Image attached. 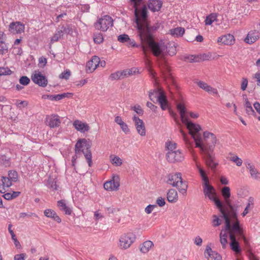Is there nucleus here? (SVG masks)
Here are the masks:
<instances>
[{
  "instance_id": "53",
  "label": "nucleus",
  "mask_w": 260,
  "mask_h": 260,
  "mask_svg": "<svg viewBox=\"0 0 260 260\" xmlns=\"http://www.w3.org/2000/svg\"><path fill=\"white\" fill-rule=\"evenodd\" d=\"M30 82V79L27 76H22L19 79V83L24 86L27 85Z\"/></svg>"
},
{
  "instance_id": "63",
  "label": "nucleus",
  "mask_w": 260,
  "mask_h": 260,
  "mask_svg": "<svg viewBox=\"0 0 260 260\" xmlns=\"http://www.w3.org/2000/svg\"><path fill=\"white\" fill-rule=\"evenodd\" d=\"M156 202L159 207H163L166 204L165 199L161 197L158 198Z\"/></svg>"
},
{
  "instance_id": "47",
  "label": "nucleus",
  "mask_w": 260,
  "mask_h": 260,
  "mask_svg": "<svg viewBox=\"0 0 260 260\" xmlns=\"http://www.w3.org/2000/svg\"><path fill=\"white\" fill-rule=\"evenodd\" d=\"M46 185L48 187L53 190H56L57 189L56 182L52 178L49 177L48 178Z\"/></svg>"
},
{
  "instance_id": "8",
  "label": "nucleus",
  "mask_w": 260,
  "mask_h": 260,
  "mask_svg": "<svg viewBox=\"0 0 260 260\" xmlns=\"http://www.w3.org/2000/svg\"><path fill=\"white\" fill-rule=\"evenodd\" d=\"M86 141L85 139L79 140L75 145V153L76 154H80L81 152H82L87 161L88 166L91 167L92 163V154L89 149V147H86V150H84V147L86 146Z\"/></svg>"
},
{
  "instance_id": "52",
  "label": "nucleus",
  "mask_w": 260,
  "mask_h": 260,
  "mask_svg": "<svg viewBox=\"0 0 260 260\" xmlns=\"http://www.w3.org/2000/svg\"><path fill=\"white\" fill-rule=\"evenodd\" d=\"M184 60L190 62H197L198 61L197 55H188L184 57Z\"/></svg>"
},
{
  "instance_id": "58",
  "label": "nucleus",
  "mask_w": 260,
  "mask_h": 260,
  "mask_svg": "<svg viewBox=\"0 0 260 260\" xmlns=\"http://www.w3.org/2000/svg\"><path fill=\"white\" fill-rule=\"evenodd\" d=\"M138 115H142L143 114V111L139 105H135L132 108Z\"/></svg>"
},
{
  "instance_id": "25",
  "label": "nucleus",
  "mask_w": 260,
  "mask_h": 260,
  "mask_svg": "<svg viewBox=\"0 0 260 260\" xmlns=\"http://www.w3.org/2000/svg\"><path fill=\"white\" fill-rule=\"evenodd\" d=\"M259 38L258 31L254 30L249 31L247 37L245 38L244 41L249 44H251L256 42Z\"/></svg>"
},
{
  "instance_id": "23",
  "label": "nucleus",
  "mask_w": 260,
  "mask_h": 260,
  "mask_svg": "<svg viewBox=\"0 0 260 260\" xmlns=\"http://www.w3.org/2000/svg\"><path fill=\"white\" fill-rule=\"evenodd\" d=\"M57 206L59 209L66 215H70L72 214V208L67 205L66 200H61L57 202Z\"/></svg>"
},
{
  "instance_id": "9",
  "label": "nucleus",
  "mask_w": 260,
  "mask_h": 260,
  "mask_svg": "<svg viewBox=\"0 0 260 260\" xmlns=\"http://www.w3.org/2000/svg\"><path fill=\"white\" fill-rule=\"evenodd\" d=\"M94 25L96 29L106 31L113 25V20L111 16L104 15L98 19Z\"/></svg>"
},
{
  "instance_id": "49",
  "label": "nucleus",
  "mask_w": 260,
  "mask_h": 260,
  "mask_svg": "<svg viewBox=\"0 0 260 260\" xmlns=\"http://www.w3.org/2000/svg\"><path fill=\"white\" fill-rule=\"evenodd\" d=\"M1 181L2 182V187L4 189L5 187H9L12 185V181L8 177H2Z\"/></svg>"
},
{
  "instance_id": "41",
  "label": "nucleus",
  "mask_w": 260,
  "mask_h": 260,
  "mask_svg": "<svg viewBox=\"0 0 260 260\" xmlns=\"http://www.w3.org/2000/svg\"><path fill=\"white\" fill-rule=\"evenodd\" d=\"M217 15L215 13H212L210 15L207 16L205 20L206 25H211L214 21L216 20Z\"/></svg>"
},
{
  "instance_id": "55",
  "label": "nucleus",
  "mask_w": 260,
  "mask_h": 260,
  "mask_svg": "<svg viewBox=\"0 0 260 260\" xmlns=\"http://www.w3.org/2000/svg\"><path fill=\"white\" fill-rule=\"evenodd\" d=\"M12 71L7 67L0 68V75H10Z\"/></svg>"
},
{
  "instance_id": "33",
  "label": "nucleus",
  "mask_w": 260,
  "mask_h": 260,
  "mask_svg": "<svg viewBox=\"0 0 260 260\" xmlns=\"http://www.w3.org/2000/svg\"><path fill=\"white\" fill-rule=\"evenodd\" d=\"M153 246V243L152 241H146L141 245L140 249L142 253H147Z\"/></svg>"
},
{
  "instance_id": "16",
  "label": "nucleus",
  "mask_w": 260,
  "mask_h": 260,
  "mask_svg": "<svg viewBox=\"0 0 260 260\" xmlns=\"http://www.w3.org/2000/svg\"><path fill=\"white\" fill-rule=\"evenodd\" d=\"M119 187V182L118 176H114L111 180L107 181L104 184V187L107 190H117Z\"/></svg>"
},
{
  "instance_id": "27",
  "label": "nucleus",
  "mask_w": 260,
  "mask_h": 260,
  "mask_svg": "<svg viewBox=\"0 0 260 260\" xmlns=\"http://www.w3.org/2000/svg\"><path fill=\"white\" fill-rule=\"evenodd\" d=\"M229 234V231L226 229V223L225 222V228L222 229L220 233V242L223 249H225L228 244V234Z\"/></svg>"
},
{
  "instance_id": "64",
  "label": "nucleus",
  "mask_w": 260,
  "mask_h": 260,
  "mask_svg": "<svg viewBox=\"0 0 260 260\" xmlns=\"http://www.w3.org/2000/svg\"><path fill=\"white\" fill-rule=\"evenodd\" d=\"M25 254L24 253L18 254L15 255L14 260H25Z\"/></svg>"
},
{
  "instance_id": "21",
  "label": "nucleus",
  "mask_w": 260,
  "mask_h": 260,
  "mask_svg": "<svg viewBox=\"0 0 260 260\" xmlns=\"http://www.w3.org/2000/svg\"><path fill=\"white\" fill-rule=\"evenodd\" d=\"M117 40L122 43H126L128 47H140L137 45L134 40H131L126 34H122L118 36Z\"/></svg>"
},
{
  "instance_id": "61",
  "label": "nucleus",
  "mask_w": 260,
  "mask_h": 260,
  "mask_svg": "<svg viewBox=\"0 0 260 260\" xmlns=\"http://www.w3.org/2000/svg\"><path fill=\"white\" fill-rule=\"evenodd\" d=\"M253 77L256 79L257 85L260 86V70L256 72Z\"/></svg>"
},
{
  "instance_id": "44",
  "label": "nucleus",
  "mask_w": 260,
  "mask_h": 260,
  "mask_svg": "<svg viewBox=\"0 0 260 260\" xmlns=\"http://www.w3.org/2000/svg\"><path fill=\"white\" fill-rule=\"evenodd\" d=\"M231 154V156L229 157V160L235 162L238 166H241L242 164V160L237 155Z\"/></svg>"
},
{
  "instance_id": "40",
  "label": "nucleus",
  "mask_w": 260,
  "mask_h": 260,
  "mask_svg": "<svg viewBox=\"0 0 260 260\" xmlns=\"http://www.w3.org/2000/svg\"><path fill=\"white\" fill-rule=\"evenodd\" d=\"M245 107L246 113L249 115H254L255 114L251 105L247 99L245 100Z\"/></svg>"
},
{
  "instance_id": "12",
  "label": "nucleus",
  "mask_w": 260,
  "mask_h": 260,
  "mask_svg": "<svg viewBox=\"0 0 260 260\" xmlns=\"http://www.w3.org/2000/svg\"><path fill=\"white\" fill-rule=\"evenodd\" d=\"M32 81L40 86L46 87L48 83V80L41 72L35 71L31 76Z\"/></svg>"
},
{
  "instance_id": "7",
  "label": "nucleus",
  "mask_w": 260,
  "mask_h": 260,
  "mask_svg": "<svg viewBox=\"0 0 260 260\" xmlns=\"http://www.w3.org/2000/svg\"><path fill=\"white\" fill-rule=\"evenodd\" d=\"M150 100L154 102H158L162 110H165L168 108V101L164 91L160 88H156L150 90L149 93Z\"/></svg>"
},
{
  "instance_id": "37",
  "label": "nucleus",
  "mask_w": 260,
  "mask_h": 260,
  "mask_svg": "<svg viewBox=\"0 0 260 260\" xmlns=\"http://www.w3.org/2000/svg\"><path fill=\"white\" fill-rule=\"evenodd\" d=\"M180 132L183 138V141L186 144V146L189 148L191 147L193 144V141L189 139L187 135L183 132L182 129H180Z\"/></svg>"
},
{
  "instance_id": "26",
  "label": "nucleus",
  "mask_w": 260,
  "mask_h": 260,
  "mask_svg": "<svg viewBox=\"0 0 260 260\" xmlns=\"http://www.w3.org/2000/svg\"><path fill=\"white\" fill-rule=\"evenodd\" d=\"M162 3L160 0H149L147 5L149 9L152 12H158L162 7Z\"/></svg>"
},
{
  "instance_id": "4",
  "label": "nucleus",
  "mask_w": 260,
  "mask_h": 260,
  "mask_svg": "<svg viewBox=\"0 0 260 260\" xmlns=\"http://www.w3.org/2000/svg\"><path fill=\"white\" fill-rule=\"evenodd\" d=\"M177 108L179 111L181 120L188 129L189 134L195 142L196 147H201L204 144L201 134L200 133V131L201 130V126L188 120V118L186 116V109L183 103H178L177 105Z\"/></svg>"
},
{
  "instance_id": "22",
  "label": "nucleus",
  "mask_w": 260,
  "mask_h": 260,
  "mask_svg": "<svg viewBox=\"0 0 260 260\" xmlns=\"http://www.w3.org/2000/svg\"><path fill=\"white\" fill-rule=\"evenodd\" d=\"M246 168L249 170L251 177L254 180L260 179V172L255 168V166L250 162L245 163Z\"/></svg>"
},
{
  "instance_id": "29",
  "label": "nucleus",
  "mask_w": 260,
  "mask_h": 260,
  "mask_svg": "<svg viewBox=\"0 0 260 260\" xmlns=\"http://www.w3.org/2000/svg\"><path fill=\"white\" fill-rule=\"evenodd\" d=\"M75 128L82 133L87 132L89 130V126L79 120H76L73 123Z\"/></svg>"
},
{
  "instance_id": "14",
  "label": "nucleus",
  "mask_w": 260,
  "mask_h": 260,
  "mask_svg": "<svg viewBox=\"0 0 260 260\" xmlns=\"http://www.w3.org/2000/svg\"><path fill=\"white\" fill-rule=\"evenodd\" d=\"M45 122L50 128H55L60 126L61 119L58 115L52 114L46 116Z\"/></svg>"
},
{
  "instance_id": "6",
  "label": "nucleus",
  "mask_w": 260,
  "mask_h": 260,
  "mask_svg": "<svg viewBox=\"0 0 260 260\" xmlns=\"http://www.w3.org/2000/svg\"><path fill=\"white\" fill-rule=\"evenodd\" d=\"M199 148L200 149L206 165L212 170L215 169L218 164L215 161V155L213 146H207L203 145Z\"/></svg>"
},
{
  "instance_id": "24",
  "label": "nucleus",
  "mask_w": 260,
  "mask_h": 260,
  "mask_svg": "<svg viewBox=\"0 0 260 260\" xmlns=\"http://www.w3.org/2000/svg\"><path fill=\"white\" fill-rule=\"evenodd\" d=\"M217 42L226 45H231L235 43V39L233 35L227 34L219 37Z\"/></svg>"
},
{
  "instance_id": "3",
  "label": "nucleus",
  "mask_w": 260,
  "mask_h": 260,
  "mask_svg": "<svg viewBox=\"0 0 260 260\" xmlns=\"http://www.w3.org/2000/svg\"><path fill=\"white\" fill-rule=\"evenodd\" d=\"M197 168L202 180L204 181L203 188V192L205 197L208 198L210 200L214 203L215 205L221 212L222 217L224 219L226 217L230 216V214H227L226 211L223 207L222 204L217 198L216 190L214 187L210 184L208 178L204 170L200 168L198 165H197Z\"/></svg>"
},
{
  "instance_id": "38",
  "label": "nucleus",
  "mask_w": 260,
  "mask_h": 260,
  "mask_svg": "<svg viewBox=\"0 0 260 260\" xmlns=\"http://www.w3.org/2000/svg\"><path fill=\"white\" fill-rule=\"evenodd\" d=\"M110 160L112 164L115 166H120L122 164V160L117 155H110Z\"/></svg>"
},
{
  "instance_id": "32",
  "label": "nucleus",
  "mask_w": 260,
  "mask_h": 260,
  "mask_svg": "<svg viewBox=\"0 0 260 260\" xmlns=\"http://www.w3.org/2000/svg\"><path fill=\"white\" fill-rule=\"evenodd\" d=\"M178 197L176 190L171 189L167 193V200L170 203H176L178 201Z\"/></svg>"
},
{
  "instance_id": "43",
  "label": "nucleus",
  "mask_w": 260,
  "mask_h": 260,
  "mask_svg": "<svg viewBox=\"0 0 260 260\" xmlns=\"http://www.w3.org/2000/svg\"><path fill=\"white\" fill-rule=\"evenodd\" d=\"M124 75L122 71H117L115 73H112L110 76V79L112 80H118L121 78H123Z\"/></svg>"
},
{
  "instance_id": "54",
  "label": "nucleus",
  "mask_w": 260,
  "mask_h": 260,
  "mask_svg": "<svg viewBox=\"0 0 260 260\" xmlns=\"http://www.w3.org/2000/svg\"><path fill=\"white\" fill-rule=\"evenodd\" d=\"M71 76V72L69 70H66L63 72L61 73L59 77L60 79H63L66 80H68Z\"/></svg>"
},
{
  "instance_id": "48",
  "label": "nucleus",
  "mask_w": 260,
  "mask_h": 260,
  "mask_svg": "<svg viewBox=\"0 0 260 260\" xmlns=\"http://www.w3.org/2000/svg\"><path fill=\"white\" fill-rule=\"evenodd\" d=\"M138 70L137 68H133L131 69H126L123 71V73L124 75V77H127L128 76H132L133 75L135 74L137 72H138Z\"/></svg>"
},
{
  "instance_id": "31",
  "label": "nucleus",
  "mask_w": 260,
  "mask_h": 260,
  "mask_svg": "<svg viewBox=\"0 0 260 260\" xmlns=\"http://www.w3.org/2000/svg\"><path fill=\"white\" fill-rule=\"evenodd\" d=\"M115 122L118 124L122 131L126 134L129 133L130 131L128 127V125L122 119L121 117L117 116L115 118Z\"/></svg>"
},
{
  "instance_id": "13",
  "label": "nucleus",
  "mask_w": 260,
  "mask_h": 260,
  "mask_svg": "<svg viewBox=\"0 0 260 260\" xmlns=\"http://www.w3.org/2000/svg\"><path fill=\"white\" fill-rule=\"evenodd\" d=\"M202 140L204 145L207 146H213V150H214V146L217 140L216 136L214 134L208 131L204 132Z\"/></svg>"
},
{
  "instance_id": "1",
  "label": "nucleus",
  "mask_w": 260,
  "mask_h": 260,
  "mask_svg": "<svg viewBox=\"0 0 260 260\" xmlns=\"http://www.w3.org/2000/svg\"><path fill=\"white\" fill-rule=\"evenodd\" d=\"M136 24L138 30V36L141 40L140 47L144 54L146 55V52L149 50L153 55L159 57L158 64L164 72L169 73V67L165 60V57L169 54L173 56L176 54V50L167 52V46L163 40H155L151 34V28L147 21V11L145 6L142 10L135 9Z\"/></svg>"
},
{
  "instance_id": "19",
  "label": "nucleus",
  "mask_w": 260,
  "mask_h": 260,
  "mask_svg": "<svg viewBox=\"0 0 260 260\" xmlns=\"http://www.w3.org/2000/svg\"><path fill=\"white\" fill-rule=\"evenodd\" d=\"M204 255L207 260H222L221 256L217 252L213 251L210 246H207Z\"/></svg>"
},
{
  "instance_id": "59",
  "label": "nucleus",
  "mask_w": 260,
  "mask_h": 260,
  "mask_svg": "<svg viewBox=\"0 0 260 260\" xmlns=\"http://www.w3.org/2000/svg\"><path fill=\"white\" fill-rule=\"evenodd\" d=\"M106 210L108 214H114L119 211V209L118 208H114L112 206L107 207L106 208Z\"/></svg>"
},
{
  "instance_id": "39",
  "label": "nucleus",
  "mask_w": 260,
  "mask_h": 260,
  "mask_svg": "<svg viewBox=\"0 0 260 260\" xmlns=\"http://www.w3.org/2000/svg\"><path fill=\"white\" fill-rule=\"evenodd\" d=\"M166 147L168 150V152H173L176 151L177 144L175 142L171 141H168L166 142Z\"/></svg>"
},
{
  "instance_id": "17",
  "label": "nucleus",
  "mask_w": 260,
  "mask_h": 260,
  "mask_svg": "<svg viewBox=\"0 0 260 260\" xmlns=\"http://www.w3.org/2000/svg\"><path fill=\"white\" fill-rule=\"evenodd\" d=\"M100 59L96 56H94L92 58L86 63V72L92 73L99 66Z\"/></svg>"
},
{
  "instance_id": "51",
  "label": "nucleus",
  "mask_w": 260,
  "mask_h": 260,
  "mask_svg": "<svg viewBox=\"0 0 260 260\" xmlns=\"http://www.w3.org/2000/svg\"><path fill=\"white\" fill-rule=\"evenodd\" d=\"M196 83L200 87V88L203 89L205 91L207 92L208 89L209 90L210 85H209L207 83L202 81H197Z\"/></svg>"
},
{
  "instance_id": "11",
  "label": "nucleus",
  "mask_w": 260,
  "mask_h": 260,
  "mask_svg": "<svg viewBox=\"0 0 260 260\" xmlns=\"http://www.w3.org/2000/svg\"><path fill=\"white\" fill-rule=\"evenodd\" d=\"M166 158L170 162H181L184 160V156L180 150H177L173 152H168Z\"/></svg>"
},
{
  "instance_id": "45",
  "label": "nucleus",
  "mask_w": 260,
  "mask_h": 260,
  "mask_svg": "<svg viewBox=\"0 0 260 260\" xmlns=\"http://www.w3.org/2000/svg\"><path fill=\"white\" fill-rule=\"evenodd\" d=\"M63 36V30L58 29L51 39V43L57 41Z\"/></svg>"
},
{
  "instance_id": "28",
  "label": "nucleus",
  "mask_w": 260,
  "mask_h": 260,
  "mask_svg": "<svg viewBox=\"0 0 260 260\" xmlns=\"http://www.w3.org/2000/svg\"><path fill=\"white\" fill-rule=\"evenodd\" d=\"M68 94V93H64L58 94H44L42 95V98L44 100L49 99L51 101H57L67 97Z\"/></svg>"
},
{
  "instance_id": "60",
  "label": "nucleus",
  "mask_w": 260,
  "mask_h": 260,
  "mask_svg": "<svg viewBox=\"0 0 260 260\" xmlns=\"http://www.w3.org/2000/svg\"><path fill=\"white\" fill-rule=\"evenodd\" d=\"M155 207H156L155 205H149L145 208V211L146 213L150 214Z\"/></svg>"
},
{
  "instance_id": "2",
  "label": "nucleus",
  "mask_w": 260,
  "mask_h": 260,
  "mask_svg": "<svg viewBox=\"0 0 260 260\" xmlns=\"http://www.w3.org/2000/svg\"><path fill=\"white\" fill-rule=\"evenodd\" d=\"M224 219L226 223V229L229 231V237L231 241L230 242V247L236 254H241L242 249L239 243L236 240V236L243 238L245 243L246 239L244 235L243 228L240 226L236 213L233 212L230 214V216L226 217Z\"/></svg>"
},
{
  "instance_id": "46",
  "label": "nucleus",
  "mask_w": 260,
  "mask_h": 260,
  "mask_svg": "<svg viewBox=\"0 0 260 260\" xmlns=\"http://www.w3.org/2000/svg\"><path fill=\"white\" fill-rule=\"evenodd\" d=\"M93 41L96 44L102 43L104 41L103 34L101 32L95 33L93 35Z\"/></svg>"
},
{
  "instance_id": "5",
  "label": "nucleus",
  "mask_w": 260,
  "mask_h": 260,
  "mask_svg": "<svg viewBox=\"0 0 260 260\" xmlns=\"http://www.w3.org/2000/svg\"><path fill=\"white\" fill-rule=\"evenodd\" d=\"M167 178L168 184L177 187L179 192L183 195H186L188 185L185 181H183L180 173L170 174Z\"/></svg>"
},
{
  "instance_id": "34",
  "label": "nucleus",
  "mask_w": 260,
  "mask_h": 260,
  "mask_svg": "<svg viewBox=\"0 0 260 260\" xmlns=\"http://www.w3.org/2000/svg\"><path fill=\"white\" fill-rule=\"evenodd\" d=\"M170 34L174 37H181L185 32V29L181 27H178L170 30Z\"/></svg>"
},
{
  "instance_id": "56",
  "label": "nucleus",
  "mask_w": 260,
  "mask_h": 260,
  "mask_svg": "<svg viewBox=\"0 0 260 260\" xmlns=\"http://www.w3.org/2000/svg\"><path fill=\"white\" fill-rule=\"evenodd\" d=\"M28 103L25 101H20L19 100H16V105L18 108L26 107Z\"/></svg>"
},
{
  "instance_id": "42",
  "label": "nucleus",
  "mask_w": 260,
  "mask_h": 260,
  "mask_svg": "<svg viewBox=\"0 0 260 260\" xmlns=\"http://www.w3.org/2000/svg\"><path fill=\"white\" fill-rule=\"evenodd\" d=\"M8 177L11 180L12 182H15L17 181L18 179V173L15 170L9 171L8 172Z\"/></svg>"
},
{
  "instance_id": "10",
  "label": "nucleus",
  "mask_w": 260,
  "mask_h": 260,
  "mask_svg": "<svg viewBox=\"0 0 260 260\" xmlns=\"http://www.w3.org/2000/svg\"><path fill=\"white\" fill-rule=\"evenodd\" d=\"M135 239V235L132 233L123 234L119 238V247L122 249H127L134 242Z\"/></svg>"
},
{
  "instance_id": "62",
  "label": "nucleus",
  "mask_w": 260,
  "mask_h": 260,
  "mask_svg": "<svg viewBox=\"0 0 260 260\" xmlns=\"http://www.w3.org/2000/svg\"><path fill=\"white\" fill-rule=\"evenodd\" d=\"M194 243L197 246H201L203 243L202 239L200 236H198L194 238Z\"/></svg>"
},
{
  "instance_id": "35",
  "label": "nucleus",
  "mask_w": 260,
  "mask_h": 260,
  "mask_svg": "<svg viewBox=\"0 0 260 260\" xmlns=\"http://www.w3.org/2000/svg\"><path fill=\"white\" fill-rule=\"evenodd\" d=\"M198 61L201 62L206 60H210L214 59L212 54L210 52L197 55Z\"/></svg>"
},
{
  "instance_id": "30",
  "label": "nucleus",
  "mask_w": 260,
  "mask_h": 260,
  "mask_svg": "<svg viewBox=\"0 0 260 260\" xmlns=\"http://www.w3.org/2000/svg\"><path fill=\"white\" fill-rule=\"evenodd\" d=\"M44 215L47 217L51 218L57 223H60L61 218L57 215L56 213L53 210L50 209H46L44 212Z\"/></svg>"
},
{
  "instance_id": "20",
  "label": "nucleus",
  "mask_w": 260,
  "mask_h": 260,
  "mask_svg": "<svg viewBox=\"0 0 260 260\" xmlns=\"http://www.w3.org/2000/svg\"><path fill=\"white\" fill-rule=\"evenodd\" d=\"M221 194L223 196V198L224 199L225 202L226 204V205L231 208V211L230 212H227L228 214H231L233 212L236 213L233 210V208L231 205V202L230 200V198L231 197V192H230V188L229 187L225 186L223 187V188L221 190Z\"/></svg>"
},
{
  "instance_id": "18",
  "label": "nucleus",
  "mask_w": 260,
  "mask_h": 260,
  "mask_svg": "<svg viewBox=\"0 0 260 260\" xmlns=\"http://www.w3.org/2000/svg\"><path fill=\"white\" fill-rule=\"evenodd\" d=\"M24 25L20 22H12L9 25V30L13 34H21L24 30Z\"/></svg>"
},
{
  "instance_id": "57",
  "label": "nucleus",
  "mask_w": 260,
  "mask_h": 260,
  "mask_svg": "<svg viewBox=\"0 0 260 260\" xmlns=\"http://www.w3.org/2000/svg\"><path fill=\"white\" fill-rule=\"evenodd\" d=\"M61 29L63 30V34H72L73 32L72 28L69 25L66 26H62Z\"/></svg>"
},
{
  "instance_id": "36",
  "label": "nucleus",
  "mask_w": 260,
  "mask_h": 260,
  "mask_svg": "<svg viewBox=\"0 0 260 260\" xmlns=\"http://www.w3.org/2000/svg\"><path fill=\"white\" fill-rule=\"evenodd\" d=\"M9 52V44L5 41L0 42V56H2Z\"/></svg>"
},
{
  "instance_id": "50",
  "label": "nucleus",
  "mask_w": 260,
  "mask_h": 260,
  "mask_svg": "<svg viewBox=\"0 0 260 260\" xmlns=\"http://www.w3.org/2000/svg\"><path fill=\"white\" fill-rule=\"evenodd\" d=\"M221 223V220L216 215L212 216V225L213 227H217Z\"/></svg>"
},
{
  "instance_id": "15",
  "label": "nucleus",
  "mask_w": 260,
  "mask_h": 260,
  "mask_svg": "<svg viewBox=\"0 0 260 260\" xmlns=\"http://www.w3.org/2000/svg\"><path fill=\"white\" fill-rule=\"evenodd\" d=\"M133 120L134 122L138 133L141 136H145L146 135V128L143 121L136 115H134Z\"/></svg>"
}]
</instances>
